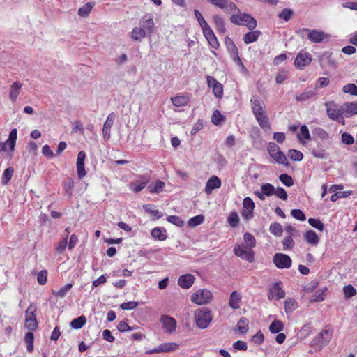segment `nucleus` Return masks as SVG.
<instances>
[{"instance_id":"obj_2","label":"nucleus","mask_w":357,"mask_h":357,"mask_svg":"<svg viewBox=\"0 0 357 357\" xmlns=\"http://www.w3.org/2000/svg\"><path fill=\"white\" fill-rule=\"evenodd\" d=\"M231 21L232 23L240 25L246 26L250 30H253L257 26V21L250 14L238 13L231 15Z\"/></svg>"},{"instance_id":"obj_37","label":"nucleus","mask_w":357,"mask_h":357,"mask_svg":"<svg viewBox=\"0 0 357 357\" xmlns=\"http://www.w3.org/2000/svg\"><path fill=\"white\" fill-rule=\"evenodd\" d=\"M165 185V184L163 181L158 180L154 183L149 185L148 188L151 193H159L162 191Z\"/></svg>"},{"instance_id":"obj_57","label":"nucleus","mask_w":357,"mask_h":357,"mask_svg":"<svg viewBox=\"0 0 357 357\" xmlns=\"http://www.w3.org/2000/svg\"><path fill=\"white\" fill-rule=\"evenodd\" d=\"M67 244L68 243L66 238H63V239L60 240L55 245V251L58 254L63 253L67 246Z\"/></svg>"},{"instance_id":"obj_10","label":"nucleus","mask_w":357,"mask_h":357,"mask_svg":"<svg viewBox=\"0 0 357 357\" xmlns=\"http://www.w3.org/2000/svg\"><path fill=\"white\" fill-rule=\"evenodd\" d=\"M160 321L162 323V329L165 333L172 334L176 331V321L173 317L167 315H162Z\"/></svg>"},{"instance_id":"obj_15","label":"nucleus","mask_w":357,"mask_h":357,"mask_svg":"<svg viewBox=\"0 0 357 357\" xmlns=\"http://www.w3.org/2000/svg\"><path fill=\"white\" fill-rule=\"evenodd\" d=\"M285 296L284 291L280 287L279 283H275L273 287L270 289L268 292V298L270 300H280L284 298Z\"/></svg>"},{"instance_id":"obj_36","label":"nucleus","mask_w":357,"mask_h":357,"mask_svg":"<svg viewBox=\"0 0 357 357\" xmlns=\"http://www.w3.org/2000/svg\"><path fill=\"white\" fill-rule=\"evenodd\" d=\"M94 6V3L92 2H88L78 10V15L82 17H87L92 8Z\"/></svg>"},{"instance_id":"obj_28","label":"nucleus","mask_w":357,"mask_h":357,"mask_svg":"<svg viewBox=\"0 0 357 357\" xmlns=\"http://www.w3.org/2000/svg\"><path fill=\"white\" fill-rule=\"evenodd\" d=\"M261 35V32L259 31L248 32L244 35L243 40L245 44H250L257 41Z\"/></svg>"},{"instance_id":"obj_13","label":"nucleus","mask_w":357,"mask_h":357,"mask_svg":"<svg viewBox=\"0 0 357 357\" xmlns=\"http://www.w3.org/2000/svg\"><path fill=\"white\" fill-rule=\"evenodd\" d=\"M139 25L144 29L147 33H152L154 31L155 23L151 14H146L143 16L139 22Z\"/></svg>"},{"instance_id":"obj_43","label":"nucleus","mask_w":357,"mask_h":357,"mask_svg":"<svg viewBox=\"0 0 357 357\" xmlns=\"http://www.w3.org/2000/svg\"><path fill=\"white\" fill-rule=\"evenodd\" d=\"M64 190L68 198H70L74 188V181L71 178H68L64 181Z\"/></svg>"},{"instance_id":"obj_38","label":"nucleus","mask_w":357,"mask_h":357,"mask_svg":"<svg viewBox=\"0 0 357 357\" xmlns=\"http://www.w3.org/2000/svg\"><path fill=\"white\" fill-rule=\"evenodd\" d=\"M243 245H247L248 247L251 248L253 249V248L256 245V241L253 235H252L250 233L246 232L243 235V243H242Z\"/></svg>"},{"instance_id":"obj_44","label":"nucleus","mask_w":357,"mask_h":357,"mask_svg":"<svg viewBox=\"0 0 357 357\" xmlns=\"http://www.w3.org/2000/svg\"><path fill=\"white\" fill-rule=\"evenodd\" d=\"M284 328V324L281 321L275 320L269 326V330L272 333H278Z\"/></svg>"},{"instance_id":"obj_35","label":"nucleus","mask_w":357,"mask_h":357,"mask_svg":"<svg viewBox=\"0 0 357 357\" xmlns=\"http://www.w3.org/2000/svg\"><path fill=\"white\" fill-rule=\"evenodd\" d=\"M162 353L171 352L176 350L179 344L176 342H166L160 344Z\"/></svg>"},{"instance_id":"obj_24","label":"nucleus","mask_w":357,"mask_h":357,"mask_svg":"<svg viewBox=\"0 0 357 357\" xmlns=\"http://www.w3.org/2000/svg\"><path fill=\"white\" fill-rule=\"evenodd\" d=\"M17 136V129H13L8 136V139L4 142L6 144L7 149H10L11 152L14 151L16 140Z\"/></svg>"},{"instance_id":"obj_3","label":"nucleus","mask_w":357,"mask_h":357,"mask_svg":"<svg viewBox=\"0 0 357 357\" xmlns=\"http://www.w3.org/2000/svg\"><path fill=\"white\" fill-rule=\"evenodd\" d=\"M267 150L268 154L275 162L284 165H288V161L285 154L280 150L279 146L275 143L269 142L267 146Z\"/></svg>"},{"instance_id":"obj_51","label":"nucleus","mask_w":357,"mask_h":357,"mask_svg":"<svg viewBox=\"0 0 357 357\" xmlns=\"http://www.w3.org/2000/svg\"><path fill=\"white\" fill-rule=\"evenodd\" d=\"M315 95V93L312 91H306L296 97V100L299 102H305L310 99Z\"/></svg>"},{"instance_id":"obj_26","label":"nucleus","mask_w":357,"mask_h":357,"mask_svg":"<svg viewBox=\"0 0 357 357\" xmlns=\"http://www.w3.org/2000/svg\"><path fill=\"white\" fill-rule=\"evenodd\" d=\"M305 240L312 245H317L319 242V238L317 233L313 230L307 231L304 234Z\"/></svg>"},{"instance_id":"obj_59","label":"nucleus","mask_w":357,"mask_h":357,"mask_svg":"<svg viewBox=\"0 0 357 357\" xmlns=\"http://www.w3.org/2000/svg\"><path fill=\"white\" fill-rule=\"evenodd\" d=\"M280 181L287 187H291L294 185L293 178L287 174H282L280 176Z\"/></svg>"},{"instance_id":"obj_56","label":"nucleus","mask_w":357,"mask_h":357,"mask_svg":"<svg viewBox=\"0 0 357 357\" xmlns=\"http://www.w3.org/2000/svg\"><path fill=\"white\" fill-rule=\"evenodd\" d=\"M204 220V217L202 215H196L193 218H191L188 220V225L190 227H196L202 224Z\"/></svg>"},{"instance_id":"obj_47","label":"nucleus","mask_w":357,"mask_h":357,"mask_svg":"<svg viewBox=\"0 0 357 357\" xmlns=\"http://www.w3.org/2000/svg\"><path fill=\"white\" fill-rule=\"evenodd\" d=\"M33 340L34 336L32 332H28L26 333L24 340L27 344L26 349L29 353H31L33 350Z\"/></svg>"},{"instance_id":"obj_54","label":"nucleus","mask_w":357,"mask_h":357,"mask_svg":"<svg viewBox=\"0 0 357 357\" xmlns=\"http://www.w3.org/2000/svg\"><path fill=\"white\" fill-rule=\"evenodd\" d=\"M224 119V116L218 110H215L211 116V121L214 125H219Z\"/></svg>"},{"instance_id":"obj_1","label":"nucleus","mask_w":357,"mask_h":357,"mask_svg":"<svg viewBox=\"0 0 357 357\" xmlns=\"http://www.w3.org/2000/svg\"><path fill=\"white\" fill-rule=\"evenodd\" d=\"M194 317L196 326L200 329L206 328L213 319L211 312L206 308L195 310Z\"/></svg>"},{"instance_id":"obj_23","label":"nucleus","mask_w":357,"mask_h":357,"mask_svg":"<svg viewBox=\"0 0 357 357\" xmlns=\"http://www.w3.org/2000/svg\"><path fill=\"white\" fill-rule=\"evenodd\" d=\"M303 31L308 33V39L314 43L321 42L325 36L324 33L320 31L309 30L307 29H304Z\"/></svg>"},{"instance_id":"obj_45","label":"nucleus","mask_w":357,"mask_h":357,"mask_svg":"<svg viewBox=\"0 0 357 357\" xmlns=\"http://www.w3.org/2000/svg\"><path fill=\"white\" fill-rule=\"evenodd\" d=\"M249 321L245 317H241L237 324L238 331L241 333H245L248 331Z\"/></svg>"},{"instance_id":"obj_58","label":"nucleus","mask_w":357,"mask_h":357,"mask_svg":"<svg viewBox=\"0 0 357 357\" xmlns=\"http://www.w3.org/2000/svg\"><path fill=\"white\" fill-rule=\"evenodd\" d=\"M13 174V169L11 167H8L3 172L2 176V183L7 184L12 178Z\"/></svg>"},{"instance_id":"obj_27","label":"nucleus","mask_w":357,"mask_h":357,"mask_svg":"<svg viewBox=\"0 0 357 357\" xmlns=\"http://www.w3.org/2000/svg\"><path fill=\"white\" fill-rule=\"evenodd\" d=\"M171 102L176 107H183L188 104L190 98L185 95L176 96L171 98Z\"/></svg>"},{"instance_id":"obj_25","label":"nucleus","mask_w":357,"mask_h":357,"mask_svg":"<svg viewBox=\"0 0 357 357\" xmlns=\"http://www.w3.org/2000/svg\"><path fill=\"white\" fill-rule=\"evenodd\" d=\"M320 62L323 66L335 67V61L331 53L324 52L320 56Z\"/></svg>"},{"instance_id":"obj_42","label":"nucleus","mask_w":357,"mask_h":357,"mask_svg":"<svg viewBox=\"0 0 357 357\" xmlns=\"http://www.w3.org/2000/svg\"><path fill=\"white\" fill-rule=\"evenodd\" d=\"M86 319L82 315L72 320L70 322V326L75 329H79L86 324Z\"/></svg>"},{"instance_id":"obj_62","label":"nucleus","mask_w":357,"mask_h":357,"mask_svg":"<svg viewBox=\"0 0 357 357\" xmlns=\"http://www.w3.org/2000/svg\"><path fill=\"white\" fill-rule=\"evenodd\" d=\"M167 221L172 224H174L176 226L181 227L184 225L183 220L181 218L176 215H169L167 217Z\"/></svg>"},{"instance_id":"obj_20","label":"nucleus","mask_w":357,"mask_h":357,"mask_svg":"<svg viewBox=\"0 0 357 357\" xmlns=\"http://www.w3.org/2000/svg\"><path fill=\"white\" fill-rule=\"evenodd\" d=\"M211 3L218 8L223 9L227 13L238 9L234 3L227 1V0H212Z\"/></svg>"},{"instance_id":"obj_30","label":"nucleus","mask_w":357,"mask_h":357,"mask_svg":"<svg viewBox=\"0 0 357 357\" xmlns=\"http://www.w3.org/2000/svg\"><path fill=\"white\" fill-rule=\"evenodd\" d=\"M22 84L19 82H14L10 88L9 97L14 102L20 93Z\"/></svg>"},{"instance_id":"obj_18","label":"nucleus","mask_w":357,"mask_h":357,"mask_svg":"<svg viewBox=\"0 0 357 357\" xmlns=\"http://www.w3.org/2000/svg\"><path fill=\"white\" fill-rule=\"evenodd\" d=\"M194 282L195 276L190 273L181 275L178 279V285L185 289L190 288Z\"/></svg>"},{"instance_id":"obj_8","label":"nucleus","mask_w":357,"mask_h":357,"mask_svg":"<svg viewBox=\"0 0 357 357\" xmlns=\"http://www.w3.org/2000/svg\"><path fill=\"white\" fill-rule=\"evenodd\" d=\"M273 260L276 267L280 269L289 268L291 266L290 257L283 253H276Z\"/></svg>"},{"instance_id":"obj_6","label":"nucleus","mask_w":357,"mask_h":357,"mask_svg":"<svg viewBox=\"0 0 357 357\" xmlns=\"http://www.w3.org/2000/svg\"><path fill=\"white\" fill-rule=\"evenodd\" d=\"M333 331L330 328H324L314 339L312 344L321 349L331 340Z\"/></svg>"},{"instance_id":"obj_4","label":"nucleus","mask_w":357,"mask_h":357,"mask_svg":"<svg viewBox=\"0 0 357 357\" xmlns=\"http://www.w3.org/2000/svg\"><path fill=\"white\" fill-rule=\"evenodd\" d=\"M234 252L243 260H245L248 262L254 261L255 252L253 249L247 245L242 244L236 245L234 248Z\"/></svg>"},{"instance_id":"obj_53","label":"nucleus","mask_w":357,"mask_h":357,"mask_svg":"<svg viewBox=\"0 0 357 357\" xmlns=\"http://www.w3.org/2000/svg\"><path fill=\"white\" fill-rule=\"evenodd\" d=\"M270 231L276 236H280L282 234L283 229L280 224L275 222L271 225Z\"/></svg>"},{"instance_id":"obj_31","label":"nucleus","mask_w":357,"mask_h":357,"mask_svg":"<svg viewBox=\"0 0 357 357\" xmlns=\"http://www.w3.org/2000/svg\"><path fill=\"white\" fill-rule=\"evenodd\" d=\"M72 287L73 284L71 283H68L61 287L59 290H52V294L56 297L63 298L68 294Z\"/></svg>"},{"instance_id":"obj_48","label":"nucleus","mask_w":357,"mask_h":357,"mask_svg":"<svg viewBox=\"0 0 357 357\" xmlns=\"http://www.w3.org/2000/svg\"><path fill=\"white\" fill-rule=\"evenodd\" d=\"M194 14L202 28V30H204L205 29L210 26L207 22L203 17L202 13L198 10H195Z\"/></svg>"},{"instance_id":"obj_52","label":"nucleus","mask_w":357,"mask_h":357,"mask_svg":"<svg viewBox=\"0 0 357 357\" xmlns=\"http://www.w3.org/2000/svg\"><path fill=\"white\" fill-rule=\"evenodd\" d=\"M261 190L266 196L270 197L273 195L275 192V187L271 183H265L261 186Z\"/></svg>"},{"instance_id":"obj_49","label":"nucleus","mask_w":357,"mask_h":357,"mask_svg":"<svg viewBox=\"0 0 357 357\" xmlns=\"http://www.w3.org/2000/svg\"><path fill=\"white\" fill-rule=\"evenodd\" d=\"M227 222L232 227H236L239 222V217L236 211H232L229 213L227 218Z\"/></svg>"},{"instance_id":"obj_50","label":"nucleus","mask_w":357,"mask_h":357,"mask_svg":"<svg viewBox=\"0 0 357 357\" xmlns=\"http://www.w3.org/2000/svg\"><path fill=\"white\" fill-rule=\"evenodd\" d=\"M289 158L294 161H301L303 158V154L296 149H291L288 151Z\"/></svg>"},{"instance_id":"obj_11","label":"nucleus","mask_w":357,"mask_h":357,"mask_svg":"<svg viewBox=\"0 0 357 357\" xmlns=\"http://www.w3.org/2000/svg\"><path fill=\"white\" fill-rule=\"evenodd\" d=\"M150 181L149 175H140L135 181L130 183V188L135 192H139L142 190L147 183Z\"/></svg>"},{"instance_id":"obj_21","label":"nucleus","mask_w":357,"mask_h":357,"mask_svg":"<svg viewBox=\"0 0 357 357\" xmlns=\"http://www.w3.org/2000/svg\"><path fill=\"white\" fill-rule=\"evenodd\" d=\"M115 114L114 112L110 113L102 128V134L105 139H108L110 137V129L114 123V121L115 120Z\"/></svg>"},{"instance_id":"obj_61","label":"nucleus","mask_w":357,"mask_h":357,"mask_svg":"<svg viewBox=\"0 0 357 357\" xmlns=\"http://www.w3.org/2000/svg\"><path fill=\"white\" fill-rule=\"evenodd\" d=\"M308 222L312 227L319 229V231H323L324 229V225L318 219L310 218L308 220Z\"/></svg>"},{"instance_id":"obj_41","label":"nucleus","mask_w":357,"mask_h":357,"mask_svg":"<svg viewBox=\"0 0 357 357\" xmlns=\"http://www.w3.org/2000/svg\"><path fill=\"white\" fill-rule=\"evenodd\" d=\"M302 137H303L305 140L310 139V135L308 130V128L305 125L301 126L300 128V133L298 135V139L300 142L305 143L303 140Z\"/></svg>"},{"instance_id":"obj_39","label":"nucleus","mask_w":357,"mask_h":357,"mask_svg":"<svg viewBox=\"0 0 357 357\" xmlns=\"http://www.w3.org/2000/svg\"><path fill=\"white\" fill-rule=\"evenodd\" d=\"M298 307L297 302L293 298H287L284 302V310L286 313H291Z\"/></svg>"},{"instance_id":"obj_16","label":"nucleus","mask_w":357,"mask_h":357,"mask_svg":"<svg viewBox=\"0 0 357 357\" xmlns=\"http://www.w3.org/2000/svg\"><path fill=\"white\" fill-rule=\"evenodd\" d=\"M341 111L347 117L357 114V102H347L341 106Z\"/></svg>"},{"instance_id":"obj_22","label":"nucleus","mask_w":357,"mask_h":357,"mask_svg":"<svg viewBox=\"0 0 357 357\" xmlns=\"http://www.w3.org/2000/svg\"><path fill=\"white\" fill-rule=\"evenodd\" d=\"M241 299V294L236 291H234L233 292H231L230 295L228 305L231 308L234 310H237L240 307Z\"/></svg>"},{"instance_id":"obj_17","label":"nucleus","mask_w":357,"mask_h":357,"mask_svg":"<svg viewBox=\"0 0 357 357\" xmlns=\"http://www.w3.org/2000/svg\"><path fill=\"white\" fill-rule=\"evenodd\" d=\"M250 102L254 115L266 112L264 102L257 96L252 97Z\"/></svg>"},{"instance_id":"obj_64","label":"nucleus","mask_w":357,"mask_h":357,"mask_svg":"<svg viewBox=\"0 0 357 357\" xmlns=\"http://www.w3.org/2000/svg\"><path fill=\"white\" fill-rule=\"evenodd\" d=\"M291 215L296 219L304 221L306 220V217L303 212L299 209H292L291 211Z\"/></svg>"},{"instance_id":"obj_60","label":"nucleus","mask_w":357,"mask_h":357,"mask_svg":"<svg viewBox=\"0 0 357 357\" xmlns=\"http://www.w3.org/2000/svg\"><path fill=\"white\" fill-rule=\"evenodd\" d=\"M243 210L253 211L255 203L250 197H245L243 201Z\"/></svg>"},{"instance_id":"obj_63","label":"nucleus","mask_w":357,"mask_h":357,"mask_svg":"<svg viewBox=\"0 0 357 357\" xmlns=\"http://www.w3.org/2000/svg\"><path fill=\"white\" fill-rule=\"evenodd\" d=\"M273 195H275L277 197L282 199V200H287V193L285 191V190L281 187H278L277 188H275V192Z\"/></svg>"},{"instance_id":"obj_55","label":"nucleus","mask_w":357,"mask_h":357,"mask_svg":"<svg viewBox=\"0 0 357 357\" xmlns=\"http://www.w3.org/2000/svg\"><path fill=\"white\" fill-rule=\"evenodd\" d=\"M342 91L345 93L357 96V86L354 84H348L343 86Z\"/></svg>"},{"instance_id":"obj_40","label":"nucleus","mask_w":357,"mask_h":357,"mask_svg":"<svg viewBox=\"0 0 357 357\" xmlns=\"http://www.w3.org/2000/svg\"><path fill=\"white\" fill-rule=\"evenodd\" d=\"M312 133L314 136H316L317 137L321 140H327L329 139L328 133L325 130L320 127L314 128L312 130Z\"/></svg>"},{"instance_id":"obj_7","label":"nucleus","mask_w":357,"mask_h":357,"mask_svg":"<svg viewBox=\"0 0 357 357\" xmlns=\"http://www.w3.org/2000/svg\"><path fill=\"white\" fill-rule=\"evenodd\" d=\"M36 309L30 305L26 310L25 327L30 331H35L38 328V321L35 315Z\"/></svg>"},{"instance_id":"obj_29","label":"nucleus","mask_w":357,"mask_h":357,"mask_svg":"<svg viewBox=\"0 0 357 357\" xmlns=\"http://www.w3.org/2000/svg\"><path fill=\"white\" fill-rule=\"evenodd\" d=\"M257 121L262 128H269L270 123L266 112L255 115Z\"/></svg>"},{"instance_id":"obj_46","label":"nucleus","mask_w":357,"mask_h":357,"mask_svg":"<svg viewBox=\"0 0 357 357\" xmlns=\"http://www.w3.org/2000/svg\"><path fill=\"white\" fill-rule=\"evenodd\" d=\"M144 210L150 213L152 216L155 217L156 219H159L162 217V213L157 209L153 208L151 205L147 204L143 206Z\"/></svg>"},{"instance_id":"obj_5","label":"nucleus","mask_w":357,"mask_h":357,"mask_svg":"<svg viewBox=\"0 0 357 357\" xmlns=\"http://www.w3.org/2000/svg\"><path fill=\"white\" fill-rule=\"evenodd\" d=\"M212 298V293L207 289H199L191 296V301L199 305L208 303Z\"/></svg>"},{"instance_id":"obj_14","label":"nucleus","mask_w":357,"mask_h":357,"mask_svg":"<svg viewBox=\"0 0 357 357\" xmlns=\"http://www.w3.org/2000/svg\"><path fill=\"white\" fill-rule=\"evenodd\" d=\"M202 32L210 46L214 49H218L220 44L212 29L209 26L202 30Z\"/></svg>"},{"instance_id":"obj_12","label":"nucleus","mask_w":357,"mask_h":357,"mask_svg":"<svg viewBox=\"0 0 357 357\" xmlns=\"http://www.w3.org/2000/svg\"><path fill=\"white\" fill-rule=\"evenodd\" d=\"M312 61L311 54L307 52L301 51L295 59L294 64L299 69H303Z\"/></svg>"},{"instance_id":"obj_19","label":"nucleus","mask_w":357,"mask_h":357,"mask_svg":"<svg viewBox=\"0 0 357 357\" xmlns=\"http://www.w3.org/2000/svg\"><path fill=\"white\" fill-rule=\"evenodd\" d=\"M221 186V181L216 176H212L206 182L205 186V192L207 195H211L212 191L218 189Z\"/></svg>"},{"instance_id":"obj_32","label":"nucleus","mask_w":357,"mask_h":357,"mask_svg":"<svg viewBox=\"0 0 357 357\" xmlns=\"http://www.w3.org/2000/svg\"><path fill=\"white\" fill-rule=\"evenodd\" d=\"M146 32L141 26L139 27H135L131 32V38L133 40H139L144 38Z\"/></svg>"},{"instance_id":"obj_9","label":"nucleus","mask_w":357,"mask_h":357,"mask_svg":"<svg viewBox=\"0 0 357 357\" xmlns=\"http://www.w3.org/2000/svg\"><path fill=\"white\" fill-rule=\"evenodd\" d=\"M325 106L326 107L327 115L331 119L337 121L343 120V113H342L341 108L340 109H337L335 103L333 102H328L325 103Z\"/></svg>"},{"instance_id":"obj_33","label":"nucleus","mask_w":357,"mask_h":357,"mask_svg":"<svg viewBox=\"0 0 357 357\" xmlns=\"http://www.w3.org/2000/svg\"><path fill=\"white\" fill-rule=\"evenodd\" d=\"M166 230L164 228L155 227L151 231V236L158 241H165L167 238Z\"/></svg>"},{"instance_id":"obj_34","label":"nucleus","mask_w":357,"mask_h":357,"mask_svg":"<svg viewBox=\"0 0 357 357\" xmlns=\"http://www.w3.org/2000/svg\"><path fill=\"white\" fill-rule=\"evenodd\" d=\"M213 20L217 31L221 33H224L226 31V29L223 19L220 16L215 15L213 16Z\"/></svg>"}]
</instances>
